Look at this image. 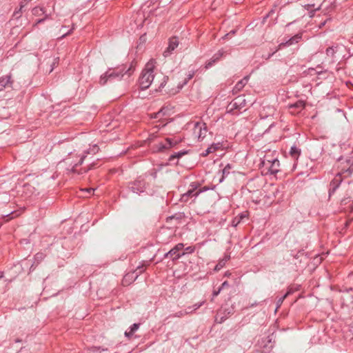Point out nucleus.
<instances>
[{
    "label": "nucleus",
    "mask_w": 353,
    "mask_h": 353,
    "mask_svg": "<svg viewBox=\"0 0 353 353\" xmlns=\"http://www.w3.org/2000/svg\"><path fill=\"white\" fill-rule=\"evenodd\" d=\"M156 64L157 61L154 59H150L145 64L139 78V85L142 90L152 86L154 91H161L167 87L168 78L161 72L154 73Z\"/></svg>",
    "instance_id": "nucleus-1"
},
{
    "label": "nucleus",
    "mask_w": 353,
    "mask_h": 353,
    "mask_svg": "<svg viewBox=\"0 0 353 353\" xmlns=\"http://www.w3.org/2000/svg\"><path fill=\"white\" fill-rule=\"evenodd\" d=\"M194 76V72L190 74L188 78L181 79L180 77L173 78L168 82L167 87H165V92L169 94L174 95L178 93L185 85L188 81L192 79Z\"/></svg>",
    "instance_id": "nucleus-2"
},
{
    "label": "nucleus",
    "mask_w": 353,
    "mask_h": 353,
    "mask_svg": "<svg viewBox=\"0 0 353 353\" xmlns=\"http://www.w3.org/2000/svg\"><path fill=\"white\" fill-rule=\"evenodd\" d=\"M246 105V100L243 95H240L236 97L232 102L229 103L227 107V112H231L234 110H240L244 108Z\"/></svg>",
    "instance_id": "nucleus-3"
},
{
    "label": "nucleus",
    "mask_w": 353,
    "mask_h": 353,
    "mask_svg": "<svg viewBox=\"0 0 353 353\" xmlns=\"http://www.w3.org/2000/svg\"><path fill=\"white\" fill-rule=\"evenodd\" d=\"M262 164L268 169L270 174H276L279 171L280 163L277 159L272 160L265 159L262 161Z\"/></svg>",
    "instance_id": "nucleus-4"
},
{
    "label": "nucleus",
    "mask_w": 353,
    "mask_h": 353,
    "mask_svg": "<svg viewBox=\"0 0 353 353\" xmlns=\"http://www.w3.org/2000/svg\"><path fill=\"white\" fill-rule=\"evenodd\" d=\"M197 185H191V188L189 189L187 192L182 194L181 200L183 201H187L188 200L189 197H196L200 193L207 190L208 188L206 187L203 188L202 189H199V190H196Z\"/></svg>",
    "instance_id": "nucleus-5"
},
{
    "label": "nucleus",
    "mask_w": 353,
    "mask_h": 353,
    "mask_svg": "<svg viewBox=\"0 0 353 353\" xmlns=\"http://www.w3.org/2000/svg\"><path fill=\"white\" fill-rule=\"evenodd\" d=\"M124 73H123V70H119V72H114L112 70H108L104 77H101L100 82L101 84H105L108 80H111L113 79H121L122 77H123Z\"/></svg>",
    "instance_id": "nucleus-6"
},
{
    "label": "nucleus",
    "mask_w": 353,
    "mask_h": 353,
    "mask_svg": "<svg viewBox=\"0 0 353 353\" xmlns=\"http://www.w3.org/2000/svg\"><path fill=\"white\" fill-rule=\"evenodd\" d=\"M338 46H331L325 50V60L329 63H333L335 61L336 54L338 51Z\"/></svg>",
    "instance_id": "nucleus-7"
},
{
    "label": "nucleus",
    "mask_w": 353,
    "mask_h": 353,
    "mask_svg": "<svg viewBox=\"0 0 353 353\" xmlns=\"http://www.w3.org/2000/svg\"><path fill=\"white\" fill-rule=\"evenodd\" d=\"M180 142V140L177 139H172L170 138H167L165 139V143L163 144L161 143L159 145V150H163L164 149H169L172 148L173 146L176 145L178 143Z\"/></svg>",
    "instance_id": "nucleus-8"
},
{
    "label": "nucleus",
    "mask_w": 353,
    "mask_h": 353,
    "mask_svg": "<svg viewBox=\"0 0 353 353\" xmlns=\"http://www.w3.org/2000/svg\"><path fill=\"white\" fill-rule=\"evenodd\" d=\"M184 245L183 243H178L172 249H171L168 253L165 254V256L168 257L169 255L176 254L174 258L179 259L181 255H184L185 253L183 252L181 254H177L179 251L181 250L183 248Z\"/></svg>",
    "instance_id": "nucleus-9"
},
{
    "label": "nucleus",
    "mask_w": 353,
    "mask_h": 353,
    "mask_svg": "<svg viewBox=\"0 0 353 353\" xmlns=\"http://www.w3.org/2000/svg\"><path fill=\"white\" fill-rule=\"evenodd\" d=\"M179 46L178 39L176 37H173L170 39L168 47L167 50L164 52L163 55L165 57L168 56L169 53L173 51L177 46Z\"/></svg>",
    "instance_id": "nucleus-10"
},
{
    "label": "nucleus",
    "mask_w": 353,
    "mask_h": 353,
    "mask_svg": "<svg viewBox=\"0 0 353 353\" xmlns=\"http://www.w3.org/2000/svg\"><path fill=\"white\" fill-rule=\"evenodd\" d=\"M248 79H249V77L246 76L243 79L240 80L234 87V88L232 90L233 94H236L239 92H240L244 88V86L247 84Z\"/></svg>",
    "instance_id": "nucleus-11"
},
{
    "label": "nucleus",
    "mask_w": 353,
    "mask_h": 353,
    "mask_svg": "<svg viewBox=\"0 0 353 353\" xmlns=\"http://www.w3.org/2000/svg\"><path fill=\"white\" fill-rule=\"evenodd\" d=\"M230 256L229 255L225 256L215 266L214 270L219 271L224 267L225 263L229 261Z\"/></svg>",
    "instance_id": "nucleus-12"
},
{
    "label": "nucleus",
    "mask_w": 353,
    "mask_h": 353,
    "mask_svg": "<svg viewBox=\"0 0 353 353\" xmlns=\"http://www.w3.org/2000/svg\"><path fill=\"white\" fill-rule=\"evenodd\" d=\"M10 83V76L0 78V91L3 90Z\"/></svg>",
    "instance_id": "nucleus-13"
},
{
    "label": "nucleus",
    "mask_w": 353,
    "mask_h": 353,
    "mask_svg": "<svg viewBox=\"0 0 353 353\" xmlns=\"http://www.w3.org/2000/svg\"><path fill=\"white\" fill-rule=\"evenodd\" d=\"M290 154L292 158L294 159H298L301 154V150L296 146L293 145L290 148Z\"/></svg>",
    "instance_id": "nucleus-14"
},
{
    "label": "nucleus",
    "mask_w": 353,
    "mask_h": 353,
    "mask_svg": "<svg viewBox=\"0 0 353 353\" xmlns=\"http://www.w3.org/2000/svg\"><path fill=\"white\" fill-rule=\"evenodd\" d=\"M220 148L219 143H214L207 148L205 152L203 154V156H207L210 153L215 152L218 148Z\"/></svg>",
    "instance_id": "nucleus-15"
},
{
    "label": "nucleus",
    "mask_w": 353,
    "mask_h": 353,
    "mask_svg": "<svg viewBox=\"0 0 353 353\" xmlns=\"http://www.w3.org/2000/svg\"><path fill=\"white\" fill-rule=\"evenodd\" d=\"M342 179L341 178V174L339 173L337 176L332 181L331 185L333 188V191H335L336 188L339 186V185L341 183Z\"/></svg>",
    "instance_id": "nucleus-16"
},
{
    "label": "nucleus",
    "mask_w": 353,
    "mask_h": 353,
    "mask_svg": "<svg viewBox=\"0 0 353 353\" xmlns=\"http://www.w3.org/2000/svg\"><path fill=\"white\" fill-rule=\"evenodd\" d=\"M139 324L138 323H134L131 327L129 332L126 331L125 332V335L127 337H130L133 335V334L139 329Z\"/></svg>",
    "instance_id": "nucleus-17"
},
{
    "label": "nucleus",
    "mask_w": 353,
    "mask_h": 353,
    "mask_svg": "<svg viewBox=\"0 0 353 353\" xmlns=\"http://www.w3.org/2000/svg\"><path fill=\"white\" fill-rule=\"evenodd\" d=\"M202 305V303H195L192 306L187 307L184 311L185 314H188L192 313L193 311L196 310Z\"/></svg>",
    "instance_id": "nucleus-18"
},
{
    "label": "nucleus",
    "mask_w": 353,
    "mask_h": 353,
    "mask_svg": "<svg viewBox=\"0 0 353 353\" xmlns=\"http://www.w3.org/2000/svg\"><path fill=\"white\" fill-rule=\"evenodd\" d=\"M84 159H85V156L81 157V159H79V161L77 163H75L71 168H70V165H71V163H70V165L66 168V169L68 170L71 171L72 172H75V167L79 165H81Z\"/></svg>",
    "instance_id": "nucleus-19"
},
{
    "label": "nucleus",
    "mask_w": 353,
    "mask_h": 353,
    "mask_svg": "<svg viewBox=\"0 0 353 353\" xmlns=\"http://www.w3.org/2000/svg\"><path fill=\"white\" fill-rule=\"evenodd\" d=\"M301 39V35L298 34L296 35H295L294 37H292L291 39H290L287 42H286V44L288 45H292L294 43H298L299 41Z\"/></svg>",
    "instance_id": "nucleus-20"
},
{
    "label": "nucleus",
    "mask_w": 353,
    "mask_h": 353,
    "mask_svg": "<svg viewBox=\"0 0 353 353\" xmlns=\"http://www.w3.org/2000/svg\"><path fill=\"white\" fill-rule=\"evenodd\" d=\"M82 194L81 196H88V195L92 194L94 189L93 188H85L82 189L81 190Z\"/></svg>",
    "instance_id": "nucleus-21"
},
{
    "label": "nucleus",
    "mask_w": 353,
    "mask_h": 353,
    "mask_svg": "<svg viewBox=\"0 0 353 353\" xmlns=\"http://www.w3.org/2000/svg\"><path fill=\"white\" fill-rule=\"evenodd\" d=\"M245 218H247L246 214H241L239 217H236L232 221V225L236 227Z\"/></svg>",
    "instance_id": "nucleus-22"
},
{
    "label": "nucleus",
    "mask_w": 353,
    "mask_h": 353,
    "mask_svg": "<svg viewBox=\"0 0 353 353\" xmlns=\"http://www.w3.org/2000/svg\"><path fill=\"white\" fill-rule=\"evenodd\" d=\"M198 128H199V130H200L199 136H198L199 139H200L201 137H204L205 136V134H206V132H207L205 126L203 128V129H202V127L199 126V123H196L195 130Z\"/></svg>",
    "instance_id": "nucleus-23"
},
{
    "label": "nucleus",
    "mask_w": 353,
    "mask_h": 353,
    "mask_svg": "<svg viewBox=\"0 0 353 353\" xmlns=\"http://www.w3.org/2000/svg\"><path fill=\"white\" fill-rule=\"evenodd\" d=\"M304 107H305V102L303 101H299L296 103L290 105V108H296L303 109Z\"/></svg>",
    "instance_id": "nucleus-24"
},
{
    "label": "nucleus",
    "mask_w": 353,
    "mask_h": 353,
    "mask_svg": "<svg viewBox=\"0 0 353 353\" xmlns=\"http://www.w3.org/2000/svg\"><path fill=\"white\" fill-rule=\"evenodd\" d=\"M290 294V291H288V292H286L282 297H281L278 301H277V303H276V308L275 310V311L277 310V309L281 305L283 301H284V299Z\"/></svg>",
    "instance_id": "nucleus-25"
},
{
    "label": "nucleus",
    "mask_w": 353,
    "mask_h": 353,
    "mask_svg": "<svg viewBox=\"0 0 353 353\" xmlns=\"http://www.w3.org/2000/svg\"><path fill=\"white\" fill-rule=\"evenodd\" d=\"M32 13L34 15H39L40 13H43V9L42 8L36 7L32 10Z\"/></svg>",
    "instance_id": "nucleus-26"
},
{
    "label": "nucleus",
    "mask_w": 353,
    "mask_h": 353,
    "mask_svg": "<svg viewBox=\"0 0 353 353\" xmlns=\"http://www.w3.org/2000/svg\"><path fill=\"white\" fill-rule=\"evenodd\" d=\"M186 315L185 313V311L181 310L179 312H176L174 314H173V316L174 317H182L183 316Z\"/></svg>",
    "instance_id": "nucleus-27"
},
{
    "label": "nucleus",
    "mask_w": 353,
    "mask_h": 353,
    "mask_svg": "<svg viewBox=\"0 0 353 353\" xmlns=\"http://www.w3.org/2000/svg\"><path fill=\"white\" fill-rule=\"evenodd\" d=\"M131 277H132V274H127L123 279V285H128V283H127V280L130 279Z\"/></svg>",
    "instance_id": "nucleus-28"
},
{
    "label": "nucleus",
    "mask_w": 353,
    "mask_h": 353,
    "mask_svg": "<svg viewBox=\"0 0 353 353\" xmlns=\"http://www.w3.org/2000/svg\"><path fill=\"white\" fill-rule=\"evenodd\" d=\"M165 110L164 108L161 109L159 112L156 113L154 118H160L161 115L165 114Z\"/></svg>",
    "instance_id": "nucleus-29"
},
{
    "label": "nucleus",
    "mask_w": 353,
    "mask_h": 353,
    "mask_svg": "<svg viewBox=\"0 0 353 353\" xmlns=\"http://www.w3.org/2000/svg\"><path fill=\"white\" fill-rule=\"evenodd\" d=\"M230 169V165H227L224 169L223 170V174H225L226 173H229V170Z\"/></svg>",
    "instance_id": "nucleus-30"
},
{
    "label": "nucleus",
    "mask_w": 353,
    "mask_h": 353,
    "mask_svg": "<svg viewBox=\"0 0 353 353\" xmlns=\"http://www.w3.org/2000/svg\"><path fill=\"white\" fill-rule=\"evenodd\" d=\"M183 154H184L183 152H182V153L179 152V153H176L175 154H173V155H172L170 157V159H174V158H178V157H181Z\"/></svg>",
    "instance_id": "nucleus-31"
},
{
    "label": "nucleus",
    "mask_w": 353,
    "mask_h": 353,
    "mask_svg": "<svg viewBox=\"0 0 353 353\" xmlns=\"http://www.w3.org/2000/svg\"><path fill=\"white\" fill-rule=\"evenodd\" d=\"M221 291V288H219L218 290H214L213 292V297L216 296L220 293Z\"/></svg>",
    "instance_id": "nucleus-32"
},
{
    "label": "nucleus",
    "mask_w": 353,
    "mask_h": 353,
    "mask_svg": "<svg viewBox=\"0 0 353 353\" xmlns=\"http://www.w3.org/2000/svg\"><path fill=\"white\" fill-rule=\"evenodd\" d=\"M185 250H186L187 252H188L190 253H192V252H194V248H192V247H188Z\"/></svg>",
    "instance_id": "nucleus-33"
},
{
    "label": "nucleus",
    "mask_w": 353,
    "mask_h": 353,
    "mask_svg": "<svg viewBox=\"0 0 353 353\" xmlns=\"http://www.w3.org/2000/svg\"><path fill=\"white\" fill-rule=\"evenodd\" d=\"M228 285H229V284H228V281H224V282L222 283V285H221V290H222L223 288L228 286Z\"/></svg>",
    "instance_id": "nucleus-34"
},
{
    "label": "nucleus",
    "mask_w": 353,
    "mask_h": 353,
    "mask_svg": "<svg viewBox=\"0 0 353 353\" xmlns=\"http://www.w3.org/2000/svg\"><path fill=\"white\" fill-rule=\"evenodd\" d=\"M225 318H226V317H221V320H220V321H219V320H218V317H216V321L217 322H219V323H222V322L224 321V319H225Z\"/></svg>",
    "instance_id": "nucleus-35"
},
{
    "label": "nucleus",
    "mask_w": 353,
    "mask_h": 353,
    "mask_svg": "<svg viewBox=\"0 0 353 353\" xmlns=\"http://www.w3.org/2000/svg\"><path fill=\"white\" fill-rule=\"evenodd\" d=\"M212 65V62H208L206 65H205V68H208L209 67H210L211 65Z\"/></svg>",
    "instance_id": "nucleus-36"
},
{
    "label": "nucleus",
    "mask_w": 353,
    "mask_h": 353,
    "mask_svg": "<svg viewBox=\"0 0 353 353\" xmlns=\"http://www.w3.org/2000/svg\"><path fill=\"white\" fill-rule=\"evenodd\" d=\"M223 55V52L221 51L219 52V54L217 55L216 59H218L219 57H221Z\"/></svg>",
    "instance_id": "nucleus-37"
},
{
    "label": "nucleus",
    "mask_w": 353,
    "mask_h": 353,
    "mask_svg": "<svg viewBox=\"0 0 353 353\" xmlns=\"http://www.w3.org/2000/svg\"><path fill=\"white\" fill-rule=\"evenodd\" d=\"M131 70H132V69H131V68H129L128 69V70L126 71V72H129V74H128V75H129V76L132 74V72H131Z\"/></svg>",
    "instance_id": "nucleus-38"
},
{
    "label": "nucleus",
    "mask_w": 353,
    "mask_h": 353,
    "mask_svg": "<svg viewBox=\"0 0 353 353\" xmlns=\"http://www.w3.org/2000/svg\"><path fill=\"white\" fill-rule=\"evenodd\" d=\"M43 20H44V19H41L38 20L37 23H39L42 22Z\"/></svg>",
    "instance_id": "nucleus-39"
},
{
    "label": "nucleus",
    "mask_w": 353,
    "mask_h": 353,
    "mask_svg": "<svg viewBox=\"0 0 353 353\" xmlns=\"http://www.w3.org/2000/svg\"><path fill=\"white\" fill-rule=\"evenodd\" d=\"M230 275V272H226L225 273V276H229Z\"/></svg>",
    "instance_id": "nucleus-40"
},
{
    "label": "nucleus",
    "mask_w": 353,
    "mask_h": 353,
    "mask_svg": "<svg viewBox=\"0 0 353 353\" xmlns=\"http://www.w3.org/2000/svg\"><path fill=\"white\" fill-rule=\"evenodd\" d=\"M346 172H349V174H351V173H352V170H351V169H350V168L347 169V170H346Z\"/></svg>",
    "instance_id": "nucleus-41"
},
{
    "label": "nucleus",
    "mask_w": 353,
    "mask_h": 353,
    "mask_svg": "<svg viewBox=\"0 0 353 353\" xmlns=\"http://www.w3.org/2000/svg\"><path fill=\"white\" fill-rule=\"evenodd\" d=\"M64 163H65V164H68V163H69L68 159H65V160L64 161Z\"/></svg>",
    "instance_id": "nucleus-42"
},
{
    "label": "nucleus",
    "mask_w": 353,
    "mask_h": 353,
    "mask_svg": "<svg viewBox=\"0 0 353 353\" xmlns=\"http://www.w3.org/2000/svg\"><path fill=\"white\" fill-rule=\"evenodd\" d=\"M325 23V21H324L323 23H321V26H324Z\"/></svg>",
    "instance_id": "nucleus-43"
},
{
    "label": "nucleus",
    "mask_w": 353,
    "mask_h": 353,
    "mask_svg": "<svg viewBox=\"0 0 353 353\" xmlns=\"http://www.w3.org/2000/svg\"><path fill=\"white\" fill-rule=\"evenodd\" d=\"M154 128L157 130L158 129V126L156 125Z\"/></svg>",
    "instance_id": "nucleus-44"
},
{
    "label": "nucleus",
    "mask_w": 353,
    "mask_h": 353,
    "mask_svg": "<svg viewBox=\"0 0 353 353\" xmlns=\"http://www.w3.org/2000/svg\"><path fill=\"white\" fill-rule=\"evenodd\" d=\"M230 33L234 34L235 32L234 31H232Z\"/></svg>",
    "instance_id": "nucleus-45"
},
{
    "label": "nucleus",
    "mask_w": 353,
    "mask_h": 353,
    "mask_svg": "<svg viewBox=\"0 0 353 353\" xmlns=\"http://www.w3.org/2000/svg\"><path fill=\"white\" fill-rule=\"evenodd\" d=\"M228 35V34H225V36H224V37H223V38L226 37Z\"/></svg>",
    "instance_id": "nucleus-46"
},
{
    "label": "nucleus",
    "mask_w": 353,
    "mask_h": 353,
    "mask_svg": "<svg viewBox=\"0 0 353 353\" xmlns=\"http://www.w3.org/2000/svg\"><path fill=\"white\" fill-rule=\"evenodd\" d=\"M0 277H1V276H0Z\"/></svg>",
    "instance_id": "nucleus-47"
}]
</instances>
